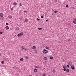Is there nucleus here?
Returning <instances> with one entry per match:
<instances>
[{"label": "nucleus", "instance_id": "nucleus-7", "mask_svg": "<svg viewBox=\"0 0 76 76\" xmlns=\"http://www.w3.org/2000/svg\"><path fill=\"white\" fill-rule=\"evenodd\" d=\"M5 28L6 29L8 30L9 29V26H6Z\"/></svg>", "mask_w": 76, "mask_h": 76}, {"label": "nucleus", "instance_id": "nucleus-32", "mask_svg": "<svg viewBox=\"0 0 76 76\" xmlns=\"http://www.w3.org/2000/svg\"><path fill=\"white\" fill-rule=\"evenodd\" d=\"M0 34H3V32H2L1 31H0Z\"/></svg>", "mask_w": 76, "mask_h": 76}, {"label": "nucleus", "instance_id": "nucleus-4", "mask_svg": "<svg viewBox=\"0 0 76 76\" xmlns=\"http://www.w3.org/2000/svg\"><path fill=\"white\" fill-rule=\"evenodd\" d=\"M13 6H16L17 5V3L14 2L13 3Z\"/></svg>", "mask_w": 76, "mask_h": 76}, {"label": "nucleus", "instance_id": "nucleus-26", "mask_svg": "<svg viewBox=\"0 0 76 76\" xmlns=\"http://www.w3.org/2000/svg\"><path fill=\"white\" fill-rule=\"evenodd\" d=\"M28 19H25V22H28Z\"/></svg>", "mask_w": 76, "mask_h": 76}, {"label": "nucleus", "instance_id": "nucleus-15", "mask_svg": "<svg viewBox=\"0 0 76 76\" xmlns=\"http://www.w3.org/2000/svg\"><path fill=\"white\" fill-rule=\"evenodd\" d=\"M16 29H17V30H19V28L18 27H17L16 28Z\"/></svg>", "mask_w": 76, "mask_h": 76}, {"label": "nucleus", "instance_id": "nucleus-18", "mask_svg": "<svg viewBox=\"0 0 76 76\" xmlns=\"http://www.w3.org/2000/svg\"><path fill=\"white\" fill-rule=\"evenodd\" d=\"M20 61H23V58H21L20 59Z\"/></svg>", "mask_w": 76, "mask_h": 76}, {"label": "nucleus", "instance_id": "nucleus-25", "mask_svg": "<svg viewBox=\"0 0 76 76\" xmlns=\"http://www.w3.org/2000/svg\"><path fill=\"white\" fill-rule=\"evenodd\" d=\"M69 65H66V67H68V68H69Z\"/></svg>", "mask_w": 76, "mask_h": 76}, {"label": "nucleus", "instance_id": "nucleus-20", "mask_svg": "<svg viewBox=\"0 0 76 76\" xmlns=\"http://www.w3.org/2000/svg\"><path fill=\"white\" fill-rule=\"evenodd\" d=\"M47 58L46 57H44V60H47Z\"/></svg>", "mask_w": 76, "mask_h": 76}, {"label": "nucleus", "instance_id": "nucleus-19", "mask_svg": "<svg viewBox=\"0 0 76 76\" xmlns=\"http://www.w3.org/2000/svg\"><path fill=\"white\" fill-rule=\"evenodd\" d=\"M45 48H46V49H49V47H47V46H46V47H45Z\"/></svg>", "mask_w": 76, "mask_h": 76}, {"label": "nucleus", "instance_id": "nucleus-13", "mask_svg": "<svg viewBox=\"0 0 76 76\" xmlns=\"http://www.w3.org/2000/svg\"><path fill=\"white\" fill-rule=\"evenodd\" d=\"M9 18H10V19H11V18H12V15H9Z\"/></svg>", "mask_w": 76, "mask_h": 76}, {"label": "nucleus", "instance_id": "nucleus-36", "mask_svg": "<svg viewBox=\"0 0 76 76\" xmlns=\"http://www.w3.org/2000/svg\"><path fill=\"white\" fill-rule=\"evenodd\" d=\"M45 75H46L45 74H43V76H45Z\"/></svg>", "mask_w": 76, "mask_h": 76}, {"label": "nucleus", "instance_id": "nucleus-39", "mask_svg": "<svg viewBox=\"0 0 76 76\" xmlns=\"http://www.w3.org/2000/svg\"><path fill=\"white\" fill-rule=\"evenodd\" d=\"M1 56V53H0V56Z\"/></svg>", "mask_w": 76, "mask_h": 76}, {"label": "nucleus", "instance_id": "nucleus-14", "mask_svg": "<svg viewBox=\"0 0 76 76\" xmlns=\"http://www.w3.org/2000/svg\"><path fill=\"white\" fill-rule=\"evenodd\" d=\"M50 60H53V57L51 56L50 57Z\"/></svg>", "mask_w": 76, "mask_h": 76}, {"label": "nucleus", "instance_id": "nucleus-1", "mask_svg": "<svg viewBox=\"0 0 76 76\" xmlns=\"http://www.w3.org/2000/svg\"><path fill=\"white\" fill-rule=\"evenodd\" d=\"M23 35V33L21 32L20 33L18 34L17 35V36L19 37V38H20V37H22V35Z\"/></svg>", "mask_w": 76, "mask_h": 76}, {"label": "nucleus", "instance_id": "nucleus-22", "mask_svg": "<svg viewBox=\"0 0 76 76\" xmlns=\"http://www.w3.org/2000/svg\"><path fill=\"white\" fill-rule=\"evenodd\" d=\"M53 73H55L56 72V71L54 70H53Z\"/></svg>", "mask_w": 76, "mask_h": 76}, {"label": "nucleus", "instance_id": "nucleus-30", "mask_svg": "<svg viewBox=\"0 0 76 76\" xmlns=\"http://www.w3.org/2000/svg\"><path fill=\"white\" fill-rule=\"evenodd\" d=\"M67 41H70V39H67Z\"/></svg>", "mask_w": 76, "mask_h": 76}, {"label": "nucleus", "instance_id": "nucleus-34", "mask_svg": "<svg viewBox=\"0 0 76 76\" xmlns=\"http://www.w3.org/2000/svg\"><path fill=\"white\" fill-rule=\"evenodd\" d=\"M66 7H69V6L68 5H66Z\"/></svg>", "mask_w": 76, "mask_h": 76}, {"label": "nucleus", "instance_id": "nucleus-33", "mask_svg": "<svg viewBox=\"0 0 76 76\" xmlns=\"http://www.w3.org/2000/svg\"><path fill=\"white\" fill-rule=\"evenodd\" d=\"M11 10H12V11H13V8H11Z\"/></svg>", "mask_w": 76, "mask_h": 76}, {"label": "nucleus", "instance_id": "nucleus-10", "mask_svg": "<svg viewBox=\"0 0 76 76\" xmlns=\"http://www.w3.org/2000/svg\"><path fill=\"white\" fill-rule=\"evenodd\" d=\"M69 71H70V70L69 69H68L66 70V72H69Z\"/></svg>", "mask_w": 76, "mask_h": 76}, {"label": "nucleus", "instance_id": "nucleus-16", "mask_svg": "<svg viewBox=\"0 0 76 76\" xmlns=\"http://www.w3.org/2000/svg\"><path fill=\"white\" fill-rule=\"evenodd\" d=\"M73 23H74V24H76V21L74 20L73 21Z\"/></svg>", "mask_w": 76, "mask_h": 76}, {"label": "nucleus", "instance_id": "nucleus-24", "mask_svg": "<svg viewBox=\"0 0 76 76\" xmlns=\"http://www.w3.org/2000/svg\"><path fill=\"white\" fill-rule=\"evenodd\" d=\"M20 7L22 6V4L21 3H20Z\"/></svg>", "mask_w": 76, "mask_h": 76}, {"label": "nucleus", "instance_id": "nucleus-12", "mask_svg": "<svg viewBox=\"0 0 76 76\" xmlns=\"http://www.w3.org/2000/svg\"><path fill=\"white\" fill-rule=\"evenodd\" d=\"M38 29L39 30H42V28H38Z\"/></svg>", "mask_w": 76, "mask_h": 76}, {"label": "nucleus", "instance_id": "nucleus-27", "mask_svg": "<svg viewBox=\"0 0 76 76\" xmlns=\"http://www.w3.org/2000/svg\"><path fill=\"white\" fill-rule=\"evenodd\" d=\"M6 25H9V23H6Z\"/></svg>", "mask_w": 76, "mask_h": 76}, {"label": "nucleus", "instance_id": "nucleus-9", "mask_svg": "<svg viewBox=\"0 0 76 76\" xmlns=\"http://www.w3.org/2000/svg\"><path fill=\"white\" fill-rule=\"evenodd\" d=\"M34 72H37V69H34Z\"/></svg>", "mask_w": 76, "mask_h": 76}, {"label": "nucleus", "instance_id": "nucleus-2", "mask_svg": "<svg viewBox=\"0 0 76 76\" xmlns=\"http://www.w3.org/2000/svg\"><path fill=\"white\" fill-rule=\"evenodd\" d=\"M48 52V51L47 50H46L45 49H44L43 50V53L44 54H47Z\"/></svg>", "mask_w": 76, "mask_h": 76}, {"label": "nucleus", "instance_id": "nucleus-28", "mask_svg": "<svg viewBox=\"0 0 76 76\" xmlns=\"http://www.w3.org/2000/svg\"><path fill=\"white\" fill-rule=\"evenodd\" d=\"M66 68H64V69H63V70L64 71H66Z\"/></svg>", "mask_w": 76, "mask_h": 76}, {"label": "nucleus", "instance_id": "nucleus-42", "mask_svg": "<svg viewBox=\"0 0 76 76\" xmlns=\"http://www.w3.org/2000/svg\"><path fill=\"white\" fill-rule=\"evenodd\" d=\"M24 12H26V11H24Z\"/></svg>", "mask_w": 76, "mask_h": 76}, {"label": "nucleus", "instance_id": "nucleus-21", "mask_svg": "<svg viewBox=\"0 0 76 76\" xmlns=\"http://www.w3.org/2000/svg\"><path fill=\"white\" fill-rule=\"evenodd\" d=\"M57 12H58V11H57L56 10L55 11H54V13H57Z\"/></svg>", "mask_w": 76, "mask_h": 76}, {"label": "nucleus", "instance_id": "nucleus-37", "mask_svg": "<svg viewBox=\"0 0 76 76\" xmlns=\"http://www.w3.org/2000/svg\"><path fill=\"white\" fill-rule=\"evenodd\" d=\"M41 18H42V19H43V18H44V17L42 16L41 17Z\"/></svg>", "mask_w": 76, "mask_h": 76}, {"label": "nucleus", "instance_id": "nucleus-43", "mask_svg": "<svg viewBox=\"0 0 76 76\" xmlns=\"http://www.w3.org/2000/svg\"><path fill=\"white\" fill-rule=\"evenodd\" d=\"M36 52H37V51H36Z\"/></svg>", "mask_w": 76, "mask_h": 76}, {"label": "nucleus", "instance_id": "nucleus-35", "mask_svg": "<svg viewBox=\"0 0 76 76\" xmlns=\"http://www.w3.org/2000/svg\"><path fill=\"white\" fill-rule=\"evenodd\" d=\"M26 59H28V57H26Z\"/></svg>", "mask_w": 76, "mask_h": 76}, {"label": "nucleus", "instance_id": "nucleus-41", "mask_svg": "<svg viewBox=\"0 0 76 76\" xmlns=\"http://www.w3.org/2000/svg\"><path fill=\"white\" fill-rule=\"evenodd\" d=\"M63 61H64V59H63Z\"/></svg>", "mask_w": 76, "mask_h": 76}, {"label": "nucleus", "instance_id": "nucleus-29", "mask_svg": "<svg viewBox=\"0 0 76 76\" xmlns=\"http://www.w3.org/2000/svg\"><path fill=\"white\" fill-rule=\"evenodd\" d=\"M37 20H38V21L40 20V19H39V18H37Z\"/></svg>", "mask_w": 76, "mask_h": 76}, {"label": "nucleus", "instance_id": "nucleus-38", "mask_svg": "<svg viewBox=\"0 0 76 76\" xmlns=\"http://www.w3.org/2000/svg\"><path fill=\"white\" fill-rule=\"evenodd\" d=\"M48 20H46V21L47 22V21H48Z\"/></svg>", "mask_w": 76, "mask_h": 76}, {"label": "nucleus", "instance_id": "nucleus-31", "mask_svg": "<svg viewBox=\"0 0 76 76\" xmlns=\"http://www.w3.org/2000/svg\"><path fill=\"white\" fill-rule=\"evenodd\" d=\"M69 64L70 65H70H72V63H69Z\"/></svg>", "mask_w": 76, "mask_h": 76}, {"label": "nucleus", "instance_id": "nucleus-17", "mask_svg": "<svg viewBox=\"0 0 76 76\" xmlns=\"http://www.w3.org/2000/svg\"><path fill=\"white\" fill-rule=\"evenodd\" d=\"M35 46H34L33 47V49H34V50H35Z\"/></svg>", "mask_w": 76, "mask_h": 76}, {"label": "nucleus", "instance_id": "nucleus-6", "mask_svg": "<svg viewBox=\"0 0 76 76\" xmlns=\"http://www.w3.org/2000/svg\"><path fill=\"white\" fill-rule=\"evenodd\" d=\"M0 16L2 18L3 17V14L1 13L0 14Z\"/></svg>", "mask_w": 76, "mask_h": 76}, {"label": "nucleus", "instance_id": "nucleus-3", "mask_svg": "<svg viewBox=\"0 0 76 76\" xmlns=\"http://www.w3.org/2000/svg\"><path fill=\"white\" fill-rule=\"evenodd\" d=\"M71 68L72 70H74V69H75V66H74V65H71Z\"/></svg>", "mask_w": 76, "mask_h": 76}, {"label": "nucleus", "instance_id": "nucleus-8", "mask_svg": "<svg viewBox=\"0 0 76 76\" xmlns=\"http://www.w3.org/2000/svg\"><path fill=\"white\" fill-rule=\"evenodd\" d=\"M35 68H36L37 69H39L40 68L39 66H35Z\"/></svg>", "mask_w": 76, "mask_h": 76}, {"label": "nucleus", "instance_id": "nucleus-23", "mask_svg": "<svg viewBox=\"0 0 76 76\" xmlns=\"http://www.w3.org/2000/svg\"><path fill=\"white\" fill-rule=\"evenodd\" d=\"M1 63L2 64H4V62L3 61H1Z\"/></svg>", "mask_w": 76, "mask_h": 76}, {"label": "nucleus", "instance_id": "nucleus-5", "mask_svg": "<svg viewBox=\"0 0 76 76\" xmlns=\"http://www.w3.org/2000/svg\"><path fill=\"white\" fill-rule=\"evenodd\" d=\"M21 50H25V46H22L21 47Z\"/></svg>", "mask_w": 76, "mask_h": 76}, {"label": "nucleus", "instance_id": "nucleus-40", "mask_svg": "<svg viewBox=\"0 0 76 76\" xmlns=\"http://www.w3.org/2000/svg\"><path fill=\"white\" fill-rule=\"evenodd\" d=\"M25 50V51H26V49H24Z\"/></svg>", "mask_w": 76, "mask_h": 76}, {"label": "nucleus", "instance_id": "nucleus-11", "mask_svg": "<svg viewBox=\"0 0 76 76\" xmlns=\"http://www.w3.org/2000/svg\"><path fill=\"white\" fill-rule=\"evenodd\" d=\"M63 68L64 69H66V68H67V67L66 65H64L63 66Z\"/></svg>", "mask_w": 76, "mask_h": 76}]
</instances>
